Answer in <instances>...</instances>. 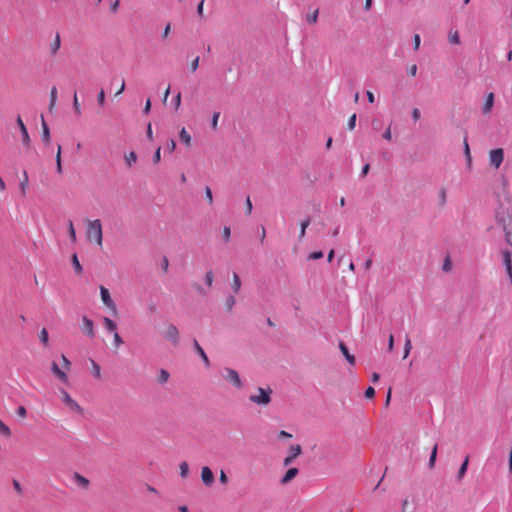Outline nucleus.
I'll return each mask as SVG.
<instances>
[{
	"instance_id": "obj_1",
	"label": "nucleus",
	"mask_w": 512,
	"mask_h": 512,
	"mask_svg": "<svg viewBox=\"0 0 512 512\" xmlns=\"http://www.w3.org/2000/svg\"><path fill=\"white\" fill-rule=\"evenodd\" d=\"M86 237L89 242L96 243L98 246L103 244L102 224L99 219L88 220L86 228Z\"/></svg>"
},
{
	"instance_id": "obj_2",
	"label": "nucleus",
	"mask_w": 512,
	"mask_h": 512,
	"mask_svg": "<svg viewBox=\"0 0 512 512\" xmlns=\"http://www.w3.org/2000/svg\"><path fill=\"white\" fill-rule=\"evenodd\" d=\"M496 218L497 222L503 227L506 241L512 245V214L510 212H502Z\"/></svg>"
},
{
	"instance_id": "obj_3",
	"label": "nucleus",
	"mask_w": 512,
	"mask_h": 512,
	"mask_svg": "<svg viewBox=\"0 0 512 512\" xmlns=\"http://www.w3.org/2000/svg\"><path fill=\"white\" fill-rule=\"evenodd\" d=\"M272 389L257 388L256 393L249 396V400L259 406H267L271 402Z\"/></svg>"
},
{
	"instance_id": "obj_4",
	"label": "nucleus",
	"mask_w": 512,
	"mask_h": 512,
	"mask_svg": "<svg viewBox=\"0 0 512 512\" xmlns=\"http://www.w3.org/2000/svg\"><path fill=\"white\" fill-rule=\"evenodd\" d=\"M60 397L62 402L66 405V407L73 413L82 415L83 409L82 407L70 396V394L64 390H60Z\"/></svg>"
},
{
	"instance_id": "obj_5",
	"label": "nucleus",
	"mask_w": 512,
	"mask_h": 512,
	"mask_svg": "<svg viewBox=\"0 0 512 512\" xmlns=\"http://www.w3.org/2000/svg\"><path fill=\"white\" fill-rule=\"evenodd\" d=\"M100 295L103 304L112 312L113 315L118 314L117 306L115 302L112 300L109 290L105 288L104 286L100 287Z\"/></svg>"
},
{
	"instance_id": "obj_6",
	"label": "nucleus",
	"mask_w": 512,
	"mask_h": 512,
	"mask_svg": "<svg viewBox=\"0 0 512 512\" xmlns=\"http://www.w3.org/2000/svg\"><path fill=\"white\" fill-rule=\"evenodd\" d=\"M225 374L223 375L224 378L233 384L234 387L237 389H241L243 387V383L240 379V376L238 372L232 368H225L224 369Z\"/></svg>"
},
{
	"instance_id": "obj_7",
	"label": "nucleus",
	"mask_w": 512,
	"mask_h": 512,
	"mask_svg": "<svg viewBox=\"0 0 512 512\" xmlns=\"http://www.w3.org/2000/svg\"><path fill=\"white\" fill-rule=\"evenodd\" d=\"M504 160V151L502 148H496L490 151L489 153V162L490 164L498 169Z\"/></svg>"
},
{
	"instance_id": "obj_8",
	"label": "nucleus",
	"mask_w": 512,
	"mask_h": 512,
	"mask_svg": "<svg viewBox=\"0 0 512 512\" xmlns=\"http://www.w3.org/2000/svg\"><path fill=\"white\" fill-rule=\"evenodd\" d=\"M302 453V448L300 445H292L289 448L288 455L283 460L284 466H289L294 459H296Z\"/></svg>"
},
{
	"instance_id": "obj_9",
	"label": "nucleus",
	"mask_w": 512,
	"mask_h": 512,
	"mask_svg": "<svg viewBox=\"0 0 512 512\" xmlns=\"http://www.w3.org/2000/svg\"><path fill=\"white\" fill-rule=\"evenodd\" d=\"M164 337L174 344H177L179 341V331L177 327L173 324H169L165 329Z\"/></svg>"
},
{
	"instance_id": "obj_10",
	"label": "nucleus",
	"mask_w": 512,
	"mask_h": 512,
	"mask_svg": "<svg viewBox=\"0 0 512 512\" xmlns=\"http://www.w3.org/2000/svg\"><path fill=\"white\" fill-rule=\"evenodd\" d=\"M16 122H17V125H18V127L20 129V132H21L23 144L25 146H29L30 145V137H29L27 128H26L22 118L20 116H18L17 119H16Z\"/></svg>"
},
{
	"instance_id": "obj_11",
	"label": "nucleus",
	"mask_w": 512,
	"mask_h": 512,
	"mask_svg": "<svg viewBox=\"0 0 512 512\" xmlns=\"http://www.w3.org/2000/svg\"><path fill=\"white\" fill-rule=\"evenodd\" d=\"M82 331L90 338H93L95 335L93 321L86 316L82 318Z\"/></svg>"
},
{
	"instance_id": "obj_12",
	"label": "nucleus",
	"mask_w": 512,
	"mask_h": 512,
	"mask_svg": "<svg viewBox=\"0 0 512 512\" xmlns=\"http://www.w3.org/2000/svg\"><path fill=\"white\" fill-rule=\"evenodd\" d=\"M201 479L206 486H211L214 482V475L212 470L205 466L201 470Z\"/></svg>"
},
{
	"instance_id": "obj_13",
	"label": "nucleus",
	"mask_w": 512,
	"mask_h": 512,
	"mask_svg": "<svg viewBox=\"0 0 512 512\" xmlns=\"http://www.w3.org/2000/svg\"><path fill=\"white\" fill-rule=\"evenodd\" d=\"M51 370L53 374L63 383H68V376L67 374L59 368L56 362H52L51 364Z\"/></svg>"
},
{
	"instance_id": "obj_14",
	"label": "nucleus",
	"mask_w": 512,
	"mask_h": 512,
	"mask_svg": "<svg viewBox=\"0 0 512 512\" xmlns=\"http://www.w3.org/2000/svg\"><path fill=\"white\" fill-rule=\"evenodd\" d=\"M298 473H299V470L297 468H295V467L289 468L286 471V473L284 474V476L281 478L280 483L282 485L288 484L298 475Z\"/></svg>"
},
{
	"instance_id": "obj_15",
	"label": "nucleus",
	"mask_w": 512,
	"mask_h": 512,
	"mask_svg": "<svg viewBox=\"0 0 512 512\" xmlns=\"http://www.w3.org/2000/svg\"><path fill=\"white\" fill-rule=\"evenodd\" d=\"M494 105V94L492 92H490L487 97H486V100H485V103L483 105V113L484 114H488L491 112L492 110V107Z\"/></svg>"
},
{
	"instance_id": "obj_16",
	"label": "nucleus",
	"mask_w": 512,
	"mask_h": 512,
	"mask_svg": "<svg viewBox=\"0 0 512 512\" xmlns=\"http://www.w3.org/2000/svg\"><path fill=\"white\" fill-rule=\"evenodd\" d=\"M60 46H61L60 35L56 34L55 38L49 45L51 55H53V56L56 55L60 49Z\"/></svg>"
},
{
	"instance_id": "obj_17",
	"label": "nucleus",
	"mask_w": 512,
	"mask_h": 512,
	"mask_svg": "<svg viewBox=\"0 0 512 512\" xmlns=\"http://www.w3.org/2000/svg\"><path fill=\"white\" fill-rule=\"evenodd\" d=\"M339 348H340L342 354L344 355V357L347 359V361L351 365H354L355 364V357H354V355L349 353L347 346L343 342H340L339 343Z\"/></svg>"
},
{
	"instance_id": "obj_18",
	"label": "nucleus",
	"mask_w": 512,
	"mask_h": 512,
	"mask_svg": "<svg viewBox=\"0 0 512 512\" xmlns=\"http://www.w3.org/2000/svg\"><path fill=\"white\" fill-rule=\"evenodd\" d=\"M42 141L46 145H48L50 143V130H49V127L46 124L43 117H42Z\"/></svg>"
},
{
	"instance_id": "obj_19",
	"label": "nucleus",
	"mask_w": 512,
	"mask_h": 512,
	"mask_svg": "<svg viewBox=\"0 0 512 512\" xmlns=\"http://www.w3.org/2000/svg\"><path fill=\"white\" fill-rule=\"evenodd\" d=\"M194 347H195V350L196 352L198 353V355L202 358V360L204 361L205 365L206 366H209L210 362H209V359L206 355V353L204 352L203 348L199 345V343L197 342V340H194Z\"/></svg>"
},
{
	"instance_id": "obj_20",
	"label": "nucleus",
	"mask_w": 512,
	"mask_h": 512,
	"mask_svg": "<svg viewBox=\"0 0 512 512\" xmlns=\"http://www.w3.org/2000/svg\"><path fill=\"white\" fill-rule=\"evenodd\" d=\"M448 41L452 45H459L461 43L459 32L457 30H451L448 33Z\"/></svg>"
},
{
	"instance_id": "obj_21",
	"label": "nucleus",
	"mask_w": 512,
	"mask_h": 512,
	"mask_svg": "<svg viewBox=\"0 0 512 512\" xmlns=\"http://www.w3.org/2000/svg\"><path fill=\"white\" fill-rule=\"evenodd\" d=\"M180 140L187 146H191V136L185 128H182L179 132Z\"/></svg>"
},
{
	"instance_id": "obj_22",
	"label": "nucleus",
	"mask_w": 512,
	"mask_h": 512,
	"mask_svg": "<svg viewBox=\"0 0 512 512\" xmlns=\"http://www.w3.org/2000/svg\"><path fill=\"white\" fill-rule=\"evenodd\" d=\"M28 175H27V172L24 171L23 172V179L21 180L20 184H19V189H20V192L22 194V196H25L26 195V192H27V188H28Z\"/></svg>"
},
{
	"instance_id": "obj_23",
	"label": "nucleus",
	"mask_w": 512,
	"mask_h": 512,
	"mask_svg": "<svg viewBox=\"0 0 512 512\" xmlns=\"http://www.w3.org/2000/svg\"><path fill=\"white\" fill-rule=\"evenodd\" d=\"M103 324H104V327L109 331V332H116L117 330V324L111 320L110 318L108 317H104L103 318Z\"/></svg>"
},
{
	"instance_id": "obj_24",
	"label": "nucleus",
	"mask_w": 512,
	"mask_h": 512,
	"mask_svg": "<svg viewBox=\"0 0 512 512\" xmlns=\"http://www.w3.org/2000/svg\"><path fill=\"white\" fill-rule=\"evenodd\" d=\"M74 480L76 481V483L79 486H81L83 488H87L89 486V483H90L89 480L86 477L82 476L79 473H75L74 474Z\"/></svg>"
},
{
	"instance_id": "obj_25",
	"label": "nucleus",
	"mask_w": 512,
	"mask_h": 512,
	"mask_svg": "<svg viewBox=\"0 0 512 512\" xmlns=\"http://www.w3.org/2000/svg\"><path fill=\"white\" fill-rule=\"evenodd\" d=\"M468 464H469V456H466V458L464 459L463 463L461 464L458 474H457V479L459 481L464 477V475L467 471V468H468Z\"/></svg>"
},
{
	"instance_id": "obj_26",
	"label": "nucleus",
	"mask_w": 512,
	"mask_h": 512,
	"mask_svg": "<svg viewBox=\"0 0 512 512\" xmlns=\"http://www.w3.org/2000/svg\"><path fill=\"white\" fill-rule=\"evenodd\" d=\"M502 257H503V263H504L505 269L506 270L511 269L512 268L511 253L508 250H505L502 252Z\"/></svg>"
},
{
	"instance_id": "obj_27",
	"label": "nucleus",
	"mask_w": 512,
	"mask_h": 512,
	"mask_svg": "<svg viewBox=\"0 0 512 512\" xmlns=\"http://www.w3.org/2000/svg\"><path fill=\"white\" fill-rule=\"evenodd\" d=\"M91 362V372H92V375L96 378V379H100L101 378V368L99 366V364H97L94 360H90Z\"/></svg>"
},
{
	"instance_id": "obj_28",
	"label": "nucleus",
	"mask_w": 512,
	"mask_h": 512,
	"mask_svg": "<svg viewBox=\"0 0 512 512\" xmlns=\"http://www.w3.org/2000/svg\"><path fill=\"white\" fill-rule=\"evenodd\" d=\"M124 159H125L126 165L128 167H131L133 164L136 163L137 155H136L135 152L131 151L128 154L125 155Z\"/></svg>"
},
{
	"instance_id": "obj_29",
	"label": "nucleus",
	"mask_w": 512,
	"mask_h": 512,
	"mask_svg": "<svg viewBox=\"0 0 512 512\" xmlns=\"http://www.w3.org/2000/svg\"><path fill=\"white\" fill-rule=\"evenodd\" d=\"M61 152L62 148L61 145H58L57 147V153H56V166H57V172L59 174H62V160H61Z\"/></svg>"
},
{
	"instance_id": "obj_30",
	"label": "nucleus",
	"mask_w": 512,
	"mask_h": 512,
	"mask_svg": "<svg viewBox=\"0 0 512 512\" xmlns=\"http://www.w3.org/2000/svg\"><path fill=\"white\" fill-rule=\"evenodd\" d=\"M310 225V218H306L300 223L299 239H303L306 234V229Z\"/></svg>"
},
{
	"instance_id": "obj_31",
	"label": "nucleus",
	"mask_w": 512,
	"mask_h": 512,
	"mask_svg": "<svg viewBox=\"0 0 512 512\" xmlns=\"http://www.w3.org/2000/svg\"><path fill=\"white\" fill-rule=\"evenodd\" d=\"M241 287V280L237 273H233L232 290L238 293Z\"/></svg>"
},
{
	"instance_id": "obj_32",
	"label": "nucleus",
	"mask_w": 512,
	"mask_h": 512,
	"mask_svg": "<svg viewBox=\"0 0 512 512\" xmlns=\"http://www.w3.org/2000/svg\"><path fill=\"white\" fill-rule=\"evenodd\" d=\"M56 101H57V89H56V87H52L50 90V104H49L50 110H52L55 107Z\"/></svg>"
},
{
	"instance_id": "obj_33",
	"label": "nucleus",
	"mask_w": 512,
	"mask_h": 512,
	"mask_svg": "<svg viewBox=\"0 0 512 512\" xmlns=\"http://www.w3.org/2000/svg\"><path fill=\"white\" fill-rule=\"evenodd\" d=\"M71 260H72V265L74 267V270H75L76 274H81L82 273V266H81V264H80V262L78 260L77 255L73 254Z\"/></svg>"
},
{
	"instance_id": "obj_34",
	"label": "nucleus",
	"mask_w": 512,
	"mask_h": 512,
	"mask_svg": "<svg viewBox=\"0 0 512 512\" xmlns=\"http://www.w3.org/2000/svg\"><path fill=\"white\" fill-rule=\"evenodd\" d=\"M437 449H438V446H437V444H435L432 449L431 456H430L429 463H428V466L430 469L434 468V466H435L436 457H437Z\"/></svg>"
},
{
	"instance_id": "obj_35",
	"label": "nucleus",
	"mask_w": 512,
	"mask_h": 512,
	"mask_svg": "<svg viewBox=\"0 0 512 512\" xmlns=\"http://www.w3.org/2000/svg\"><path fill=\"white\" fill-rule=\"evenodd\" d=\"M411 349H412V343H411L410 338L407 336L405 339L403 359H406L409 356Z\"/></svg>"
},
{
	"instance_id": "obj_36",
	"label": "nucleus",
	"mask_w": 512,
	"mask_h": 512,
	"mask_svg": "<svg viewBox=\"0 0 512 512\" xmlns=\"http://www.w3.org/2000/svg\"><path fill=\"white\" fill-rule=\"evenodd\" d=\"M39 338H40V341L41 343L44 345V346H48V343H49V337H48V331L46 330V328H43L40 333H39Z\"/></svg>"
},
{
	"instance_id": "obj_37",
	"label": "nucleus",
	"mask_w": 512,
	"mask_h": 512,
	"mask_svg": "<svg viewBox=\"0 0 512 512\" xmlns=\"http://www.w3.org/2000/svg\"><path fill=\"white\" fill-rule=\"evenodd\" d=\"M73 108H74L75 114L77 116H80L82 111H81V106H80V103L78 101V96H77L76 92L74 93V97H73Z\"/></svg>"
},
{
	"instance_id": "obj_38",
	"label": "nucleus",
	"mask_w": 512,
	"mask_h": 512,
	"mask_svg": "<svg viewBox=\"0 0 512 512\" xmlns=\"http://www.w3.org/2000/svg\"><path fill=\"white\" fill-rule=\"evenodd\" d=\"M318 9H315L313 12L307 14L306 20L310 24H315L318 20Z\"/></svg>"
},
{
	"instance_id": "obj_39",
	"label": "nucleus",
	"mask_w": 512,
	"mask_h": 512,
	"mask_svg": "<svg viewBox=\"0 0 512 512\" xmlns=\"http://www.w3.org/2000/svg\"><path fill=\"white\" fill-rule=\"evenodd\" d=\"M180 469V476L182 478H186L189 474V466L187 462H182L179 466Z\"/></svg>"
},
{
	"instance_id": "obj_40",
	"label": "nucleus",
	"mask_w": 512,
	"mask_h": 512,
	"mask_svg": "<svg viewBox=\"0 0 512 512\" xmlns=\"http://www.w3.org/2000/svg\"><path fill=\"white\" fill-rule=\"evenodd\" d=\"M0 434L5 437H9L11 435L10 428L2 420H0Z\"/></svg>"
},
{
	"instance_id": "obj_41",
	"label": "nucleus",
	"mask_w": 512,
	"mask_h": 512,
	"mask_svg": "<svg viewBox=\"0 0 512 512\" xmlns=\"http://www.w3.org/2000/svg\"><path fill=\"white\" fill-rule=\"evenodd\" d=\"M68 231H69V236H70V239L73 243L76 242L77 238H76V232H75V229H74V225H73V222L70 220L69 223H68Z\"/></svg>"
},
{
	"instance_id": "obj_42",
	"label": "nucleus",
	"mask_w": 512,
	"mask_h": 512,
	"mask_svg": "<svg viewBox=\"0 0 512 512\" xmlns=\"http://www.w3.org/2000/svg\"><path fill=\"white\" fill-rule=\"evenodd\" d=\"M236 299L234 296L227 297L225 301L227 311H231L233 306L235 305Z\"/></svg>"
},
{
	"instance_id": "obj_43",
	"label": "nucleus",
	"mask_w": 512,
	"mask_h": 512,
	"mask_svg": "<svg viewBox=\"0 0 512 512\" xmlns=\"http://www.w3.org/2000/svg\"><path fill=\"white\" fill-rule=\"evenodd\" d=\"M231 236V229L228 226H225L222 231V237L225 242H229Z\"/></svg>"
},
{
	"instance_id": "obj_44",
	"label": "nucleus",
	"mask_w": 512,
	"mask_h": 512,
	"mask_svg": "<svg viewBox=\"0 0 512 512\" xmlns=\"http://www.w3.org/2000/svg\"><path fill=\"white\" fill-rule=\"evenodd\" d=\"M113 341H114L115 347H120L124 343L123 339L117 332H114V334H113Z\"/></svg>"
},
{
	"instance_id": "obj_45",
	"label": "nucleus",
	"mask_w": 512,
	"mask_h": 512,
	"mask_svg": "<svg viewBox=\"0 0 512 512\" xmlns=\"http://www.w3.org/2000/svg\"><path fill=\"white\" fill-rule=\"evenodd\" d=\"M97 102L101 107H103L105 104V92L103 89H101L97 95Z\"/></svg>"
},
{
	"instance_id": "obj_46",
	"label": "nucleus",
	"mask_w": 512,
	"mask_h": 512,
	"mask_svg": "<svg viewBox=\"0 0 512 512\" xmlns=\"http://www.w3.org/2000/svg\"><path fill=\"white\" fill-rule=\"evenodd\" d=\"M168 378H169V373L166 370H161L160 374H159V378H158L159 382L165 383L168 381Z\"/></svg>"
},
{
	"instance_id": "obj_47",
	"label": "nucleus",
	"mask_w": 512,
	"mask_h": 512,
	"mask_svg": "<svg viewBox=\"0 0 512 512\" xmlns=\"http://www.w3.org/2000/svg\"><path fill=\"white\" fill-rule=\"evenodd\" d=\"M199 61H200L199 56L195 57V58L191 61V63H190V70H191V72H195V71L198 69V67H199Z\"/></svg>"
},
{
	"instance_id": "obj_48",
	"label": "nucleus",
	"mask_w": 512,
	"mask_h": 512,
	"mask_svg": "<svg viewBox=\"0 0 512 512\" xmlns=\"http://www.w3.org/2000/svg\"><path fill=\"white\" fill-rule=\"evenodd\" d=\"M439 200H440V206L443 207L446 204V190L442 188L439 191Z\"/></svg>"
},
{
	"instance_id": "obj_49",
	"label": "nucleus",
	"mask_w": 512,
	"mask_h": 512,
	"mask_svg": "<svg viewBox=\"0 0 512 512\" xmlns=\"http://www.w3.org/2000/svg\"><path fill=\"white\" fill-rule=\"evenodd\" d=\"M323 257L322 251H315L309 254L308 259L309 260H318Z\"/></svg>"
},
{
	"instance_id": "obj_50",
	"label": "nucleus",
	"mask_w": 512,
	"mask_h": 512,
	"mask_svg": "<svg viewBox=\"0 0 512 512\" xmlns=\"http://www.w3.org/2000/svg\"><path fill=\"white\" fill-rule=\"evenodd\" d=\"M214 275L212 271H208L205 275L206 284L210 287L213 284Z\"/></svg>"
},
{
	"instance_id": "obj_51",
	"label": "nucleus",
	"mask_w": 512,
	"mask_h": 512,
	"mask_svg": "<svg viewBox=\"0 0 512 512\" xmlns=\"http://www.w3.org/2000/svg\"><path fill=\"white\" fill-rule=\"evenodd\" d=\"M205 197L207 202L211 205L213 203V195L210 187L208 186L205 188Z\"/></svg>"
},
{
	"instance_id": "obj_52",
	"label": "nucleus",
	"mask_w": 512,
	"mask_h": 512,
	"mask_svg": "<svg viewBox=\"0 0 512 512\" xmlns=\"http://www.w3.org/2000/svg\"><path fill=\"white\" fill-rule=\"evenodd\" d=\"M16 413L22 419L26 418V416H27V410H26V408L24 406H19L17 408Z\"/></svg>"
},
{
	"instance_id": "obj_53",
	"label": "nucleus",
	"mask_w": 512,
	"mask_h": 512,
	"mask_svg": "<svg viewBox=\"0 0 512 512\" xmlns=\"http://www.w3.org/2000/svg\"><path fill=\"white\" fill-rule=\"evenodd\" d=\"M252 209H253V205H252V202L250 200V197H247L246 202H245L246 214L250 215L252 213Z\"/></svg>"
},
{
	"instance_id": "obj_54",
	"label": "nucleus",
	"mask_w": 512,
	"mask_h": 512,
	"mask_svg": "<svg viewBox=\"0 0 512 512\" xmlns=\"http://www.w3.org/2000/svg\"><path fill=\"white\" fill-rule=\"evenodd\" d=\"M61 360L63 368L69 370L71 367V362L69 361V359L65 355H62Z\"/></svg>"
},
{
	"instance_id": "obj_55",
	"label": "nucleus",
	"mask_w": 512,
	"mask_h": 512,
	"mask_svg": "<svg viewBox=\"0 0 512 512\" xmlns=\"http://www.w3.org/2000/svg\"><path fill=\"white\" fill-rule=\"evenodd\" d=\"M356 125V114H353L348 120V129L353 130Z\"/></svg>"
},
{
	"instance_id": "obj_56",
	"label": "nucleus",
	"mask_w": 512,
	"mask_h": 512,
	"mask_svg": "<svg viewBox=\"0 0 512 512\" xmlns=\"http://www.w3.org/2000/svg\"><path fill=\"white\" fill-rule=\"evenodd\" d=\"M161 160V147H158L154 153V156H153V162L155 164L159 163Z\"/></svg>"
},
{
	"instance_id": "obj_57",
	"label": "nucleus",
	"mask_w": 512,
	"mask_h": 512,
	"mask_svg": "<svg viewBox=\"0 0 512 512\" xmlns=\"http://www.w3.org/2000/svg\"><path fill=\"white\" fill-rule=\"evenodd\" d=\"M375 396V389L373 387H368L365 391V397L367 399H372Z\"/></svg>"
},
{
	"instance_id": "obj_58",
	"label": "nucleus",
	"mask_w": 512,
	"mask_h": 512,
	"mask_svg": "<svg viewBox=\"0 0 512 512\" xmlns=\"http://www.w3.org/2000/svg\"><path fill=\"white\" fill-rule=\"evenodd\" d=\"M219 116H220V113L219 112H215L212 116V122H211V125H212V128L213 129H216L217 128V124H218V119H219Z\"/></svg>"
},
{
	"instance_id": "obj_59",
	"label": "nucleus",
	"mask_w": 512,
	"mask_h": 512,
	"mask_svg": "<svg viewBox=\"0 0 512 512\" xmlns=\"http://www.w3.org/2000/svg\"><path fill=\"white\" fill-rule=\"evenodd\" d=\"M411 114H412V118L414 121H418L421 117V114H420V111L418 108H413Z\"/></svg>"
},
{
	"instance_id": "obj_60",
	"label": "nucleus",
	"mask_w": 512,
	"mask_h": 512,
	"mask_svg": "<svg viewBox=\"0 0 512 512\" xmlns=\"http://www.w3.org/2000/svg\"><path fill=\"white\" fill-rule=\"evenodd\" d=\"M12 484H13V487L15 489V491L18 493V494H22V487H21V484L19 483V481H17L16 479H14L12 481Z\"/></svg>"
},
{
	"instance_id": "obj_61",
	"label": "nucleus",
	"mask_w": 512,
	"mask_h": 512,
	"mask_svg": "<svg viewBox=\"0 0 512 512\" xmlns=\"http://www.w3.org/2000/svg\"><path fill=\"white\" fill-rule=\"evenodd\" d=\"M219 480H220V482H221L222 484H224V485H225V484H227V482H228V477H227V475H226V473H225V471H224V470H221V471H220Z\"/></svg>"
},
{
	"instance_id": "obj_62",
	"label": "nucleus",
	"mask_w": 512,
	"mask_h": 512,
	"mask_svg": "<svg viewBox=\"0 0 512 512\" xmlns=\"http://www.w3.org/2000/svg\"><path fill=\"white\" fill-rule=\"evenodd\" d=\"M413 42H414V49L418 50L420 47V42H421L420 36L418 34L414 35Z\"/></svg>"
},
{
	"instance_id": "obj_63",
	"label": "nucleus",
	"mask_w": 512,
	"mask_h": 512,
	"mask_svg": "<svg viewBox=\"0 0 512 512\" xmlns=\"http://www.w3.org/2000/svg\"><path fill=\"white\" fill-rule=\"evenodd\" d=\"M176 148V142L173 140V139H170L168 142H167V149L169 152H173Z\"/></svg>"
},
{
	"instance_id": "obj_64",
	"label": "nucleus",
	"mask_w": 512,
	"mask_h": 512,
	"mask_svg": "<svg viewBox=\"0 0 512 512\" xmlns=\"http://www.w3.org/2000/svg\"><path fill=\"white\" fill-rule=\"evenodd\" d=\"M408 74L412 77L416 76V73H417V66L415 64L411 65L408 70H407Z\"/></svg>"
}]
</instances>
